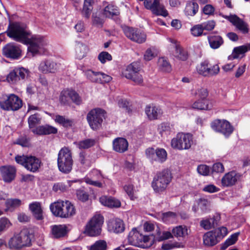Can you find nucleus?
<instances>
[{"mask_svg":"<svg viewBox=\"0 0 250 250\" xmlns=\"http://www.w3.org/2000/svg\"><path fill=\"white\" fill-rule=\"evenodd\" d=\"M214 102L209 101L208 99H198L195 101L192 105L193 109L197 110H210L214 105Z\"/></svg>","mask_w":250,"mask_h":250,"instance_id":"nucleus-27","label":"nucleus"},{"mask_svg":"<svg viewBox=\"0 0 250 250\" xmlns=\"http://www.w3.org/2000/svg\"><path fill=\"white\" fill-rule=\"evenodd\" d=\"M55 121L65 128H70L75 124L73 119H69L60 115H57L55 116Z\"/></svg>","mask_w":250,"mask_h":250,"instance_id":"nucleus-35","label":"nucleus"},{"mask_svg":"<svg viewBox=\"0 0 250 250\" xmlns=\"http://www.w3.org/2000/svg\"><path fill=\"white\" fill-rule=\"evenodd\" d=\"M93 0H84L83 7L81 10V15L84 19H89L93 9Z\"/></svg>","mask_w":250,"mask_h":250,"instance_id":"nucleus-31","label":"nucleus"},{"mask_svg":"<svg viewBox=\"0 0 250 250\" xmlns=\"http://www.w3.org/2000/svg\"><path fill=\"white\" fill-rule=\"evenodd\" d=\"M51 232L54 238L65 237L67 232V227L64 225H53L51 227Z\"/></svg>","mask_w":250,"mask_h":250,"instance_id":"nucleus-29","label":"nucleus"},{"mask_svg":"<svg viewBox=\"0 0 250 250\" xmlns=\"http://www.w3.org/2000/svg\"><path fill=\"white\" fill-rule=\"evenodd\" d=\"M152 5V12L153 14L165 17L168 15L167 11L165 9L164 6L160 4L159 0H154Z\"/></svg>","mask_w":250,"mask_h":250,"instance_id":"nucleus-34","label":"nucleus"},{"mask_svg":"<svg viewBox=\"0 0 250 250\" xmlns=\"http://www.w3.org/2000/svg\"><path fill=\"white\" fill-rule=\"evenodd\" d=\"M140 70V63L133 62L127 66L123 75L126 78L131 80L136 84H141L143 83V79L139 73Z\"/></svg>","mask_w":250,"mask_h":250,"instance_id":"nucleus-12","label":"nucleus"},{"mask_svg":"<svg viewBox=\"0 0 250 250\" xmlns=\"http://www.w3.org/2000/svg\"><path fill=\"white\" fill-rule=\"evenodd\" d=\"M39 116V114L36 113L30 116L28 119L29 127L32 129V132L34 134L38 135H46L57 133V128L48 125H40L35 128V126L40 123L41 119Z\"/></svg>","mask_w":250,"mask_h":250,"instance_id":"nucleus-5","label":"nucleus"},{"mask_svg":"<svg viewBox=\"0 0 250 250\" xmlns=\"http://www.w3.org/2000/svg\"><path fill=\"white\" fill-rule=\"evenodd\" d=\"M107 244L104 240H99L96 241L91 245L89 250H106Z\"/></svg>","mask_w":250,"mask_h":250,"instance_id":"nucleus-51","label":"nucleus"},{"mask_svg":"<svg viewBox=\"0 0 250 250\" xmlns=\"http://www.w3.org/2000/svg\"><path fill=\"white\" fill-rule=\"evenodd\" d=\"M177 216L176 213L168 211L162 214V219L166 223H172L177 220Z\"/></svg>","mask_w":250,"mask_h":250,"instance_id":"nucleus-44","label":"nucleus"},{"mask_svg":"<svg viewBox=\"0 0 250 250\" xmlns=\"http://www.w3.org/2000/svg\"><path fill=\"white\" fill-rule=\"evenodd\" d=\"M79 160L82 165L86 167H90L93 163L91 157L84 152L80 153Z\"/></svg>","mask_w":250,"mask_h":250,"instance_id":"nucleus-45","label":"nucleus"},{"mask_svg":"<svg viewBox=\"0 0 250 250\" xmlns=\"http://www.w3.org/2000/svg\"><path fill=\"white\" fill-rule=\"evenodd\" d=\"M57 163L58 168L62 172L68 174L71 171L73 161L71 151L68 148L64 147L59 151Z\"/></svg>","mask_w":250,"mask_h":250,"instance_id":"nucleus-6","label":"nucleus"},{"mask_svg":"<svg viewBox=\"0 0 250 250\" xmlns=\"http://www.w3.org/2000/svg\"><path fill=\"white\" fill-rule=\"evenodd\" d=\"M0 170L4 182L10 183L15 177L16 170L12 166H3L0 167Z\"/></svg>","mask_w":250,"mask_h":250,"instance_id":"nucleus-24","label":"nucleus"},{"mask_svg":"<svg viewBox=\"0 0 250 250\" xmlns=\"http://www.w3.org/2000/svg\"><path fill=\"white\" fill-rule=\"evenodd\" d=\"M15 144L20 145L23 147H29L30 144V139L26 135L20 136L16 141Z\"/></svg>","mask_w":250,"mask_h":250,"instance_id":"nucleus-55","label":"nucleus"},{"mask_svg":"<svg viewBox=\"0 0 250 250\" xmlns=\"http://www.w3.org/2000/svg\"><path fill=\"white\" fill-rule=\"evenodd\" d=\"M47 41L44 37L35 35L32 37L29 42L28 50L33 55L37 54H43L45 52V46L47 44Z\"/></svg>","mask_w":250,"mask_h":250,"instance_id":"nucleus-11","label":"nucleus"},{"mask_svg":"<svg viewBox=\"0 0 250 250\" xmlns=\"http://www.w3.org/2000/svg\"><path fill=\"white\" fill-rule=\"evenodd\" d=\"M76 196L80 201L85 202L89 199L88 193L84 189L80 188L76 190Z\"/></svg>","mask_w":250,"mask_h":250,"instance_id":"nucleus-57","label":"nucleus"},{"mask_svg":"<svg viewBox=\"0 0 250 250\" xmlns=\"http://www.w3.org/2000/svg\"><path fill=\"white\" fill-rule=\"evenodd\" d=\"M198 73L204 77H211L217 75L220 71L218 64L211 65L208 61L201 62L196 66Z\"/></svg>","mask_w":250,"mask_h":250,"instance_id":"nucleus-17","label":"nucleus"},{"mask_svg":"<svg viewBox=\"0 0 250 250\" xmlns=\"http://www.w3.org/2000/svg\"><path fill=\"white\" fill-rule=\"evenodd\" d=\"M105 114V110L100 108L93 109L87 113L86 119L93 130H96L101 127Z\"/></svg>","mask_w":250,"mask_h":250,"instance_id":"nucleus-9","label":"nucleus"},{"mask_svg":"<svg viewBox=\"0 0 250 250\" xmlns=\"http://www.w3.org/2000/svg\"><path fill=\"white\" fill-rule=\"evenodd\" d=\"M128 147L127 140L123 137H117L112 141L113 150L115 152L123 153L126 151Z\"/></svg>","mask_w":250,"mask_h":250,"instance_id":"nucleus-22","label":"nucleus"},{"mask_svg":"<svg viewBox=\"0 0 250 250\" xmlns=\"http://www.w3.org/2000/svg\"><path fill=\"white\" fill-rule=\"evenodd\" d=\"M167 158V153L164 148H157L154 161L160 163L164 162Z\"/></svg>","mask_w":250,"mask_h":250,"instance_id":"nucleus-48","label":"nucleus"},{"mask_svg":"<svg viewBox=\"0 0 250 250\" xmlns=\"http://www.w3.org/2000/svg\"><path fill=\"white\" fill-rule=\"evenodd\" d=\"M172 179L171 171L168 168L158 171L155 175L151 183V187L155 192L164 191L171 182Z\"/></svg>","mask_w":250,"mask_h":250,"instance_id":"nucleus-3","label":"nucleus"},{"mask_svg":"<svg viewBox=\"0 0 250 250\" xmlns=\"http://www.w3.org/2000/svg\"><path fill=\"white\" fill-rule=\"evenodd\" d=\"M173 126L167 123H163L159 126L158 129L162 135L170 134L173 130Z\"/></svg>","mask_w":250,"mask_h":250,"instance_id":"nucleus-49","label":"nucleus"},{"mask_svg":"<svg viewBox=\"0 0 250 250\" xmlns=\"http://www.w3.org/2000/svg\"><path fill=\"white\" fill-rule=\"evenodd\" d=\"M219 240L217 234L214 231H208L203 236L204 244L209 247L216 245Z\"/></svg>","mask_w":250,"mask_h":250,"instance_id":"nucleus-30","label":"nucleus"},{"mask_svg":"<svg viewBox=\"0 0 250 250\" xmlns=\"http://www.w3.org/2000/svg\"><path fill=\"white\" fill-rule=\"evenodd\" d=\"M108 231L116 233H121L125 230L123 221L119 218L110 219L107 223Z\"/></svg>","mask_w":250,"mask_h":250,"instance_id":"nucleus-23","label":"nucleus"},{"mask_svg":"<svg viewBox=\"0 0 250 250\" xmlns=\"http://www.w3.org/2000/svg\"><path fill=\"white\" fill-rule=\"evenodd\" d=\"M212 129L226 137H229L233 132L234 128L227 120H215L211 123Z\"/></svg>","mask_w":250,"mask_h":250,"instance_id":"nucleus-18","label":"nucleus"},{"mask_svg":"<svg viewBox=\"0 0 250 250\" xmlns=\"http://www.w3.org/2000/svg\"><path fill=\"white\" fill-rule=\"evenodd\" d=\"M75 50L77 58L81 60L86 56L88 49L86 45L78 42L76 45Z\"/></svg>","mask_w":250,"mask_h":250,"instance_id":"nucleus-41","label":"nucleus"},{"mask_svg":"<svg viewBox=\"0 0 250 250\" xmlns=\"http://www.w3.org/2000/svg\"><path fill=\"white\" fill-rule=\"evenodd\" d=\"M201 24L193 26L190 29L191 34L194 37H199L202 35H206L207 32H204Z\"/></svg>","mask_w":250,"mask_h":250,"instance_id":"nucleus-50","label":"nucleus"},{"mask_svg":"<svg viewBox=\"0 0 250 250\" xmlns=\"http://www.w3.org/2000/svg\"><path fill=\"white\" fill-rule=\"evenodd\" d=\"M175 52L174 56L178 59L185 61L188 57V52L184 49L179 44H175L174 45Z\"/></svg>","mask_w":250,"mask_h":250,"instance_id":"nucleus-36","label":"nucleus"},{"mask_svg":"<svg viewBox=\"0 0 250 250\" xmlns=\"http://www.w3.org/2000/svg\"><path fill=\"white\" fill-rule=\"evenodd\" d=\"M158 63L160 67L163 71L169 72L171 70L170 64L164 58H160Z\"/></svg>","mask_w":250,"mask_h":250,"instance_id":"nucleus-58","label":"nucleus"},{"mask_svg":"<svg viewBox=\"0 0 250 250\" xmlns=\"http://www.w3.org/2000/svg\"><path fill=\"white\" fill-rule=\"evenodd\" d=\"M193 144V137L190 133H178L171 141V146L178 150L188 149Z\"/></svg>","mask_w":250,"mask_h":250,"instance_id":"nucleus-8","label":"nucleus"},{"mask_svg":"<svg viewBox=\"0 0 250 250\" xmlns=\"http://www.w3.org/2000/svg\"><path fill=\"white\" fill-rule=\"evenodd\" d=\"M172 233L176 237H184L188 234V229L186 227L177 226L172 229Z\"/></svg>","mask_w":250,"mask_h":250,"instance_id":"nucleus-46","label":"nucleus"},{"mask_svg":"<svg viewBox=\"0 0 250 250\" xmlns=\"http://www.w3.org/2000/svg\"><path fill=\"white\" fill-rule=\"evenodd\" d=\"M26 28V25L23 23L18 22H10L7 30L4 33L13 40L22 42L26 40L29 35Z\"/></svg>","mask_w":250,"mask_h":250,"instance_id":"nucleus-4","label":"nucleus"},{"mask_svg":"<svg viewBox=\"0 0 250 250\" xmlns=\"http://www.w3.org/2000/svg\"><path fill=\"white\" fill-rule=\"evenodd\" d=\"M21 205V201L19 199H8L5 202L6 210L13 211Z\"/></svg>","mask_w":250,"mask_h":250,"instance_id":"nucleus-42","label":"nucleus"},{"mask_svg":"<svg viewBox=\"0 0 250 250\" xmlns=\"http://www.w3.org/2000/svg\"><path fill=\"white\" fill-rule=\"evenodd\" d=\"M22 105V100L17 95L11 94L5 100L0 101V107L6 111H17Z\"/></svg>","mask_w":250,"mask_h":250,"instance_id":"nucleus-14","label":"nucleus"},{"mask_svg":"<svg viewBox=\"0 0 250 250\" xmlns=\"http://www.w3.org/2000/svg\"><path fill=\"white\" fill-rule=\"evenodd\" d=\"M225 18L231 22L242 33L247 34L249 32V28L248 23L236 15L226 16Z\"/></svg>","mask_w":250,"mask_h":250,"instance_id":"nucleus-21","label":"nucleus"},{"mask_svg":"<svg viewBox=\"0 0 250 250\" xmlns=\"http://www.w3.org/2000/svg\"><path fill=\"white\" fill-rule=\"evenodd\" d=\"M59 66V64L49 60H45L40 62L38 69L43 74L55 73L58 71Z\"/></svg>","mask_w":250,"mask_h":250,"instance_id":"nucleus-20","label":"nucleus"},{"mask_svg":"<svg viewBox=\"0 0 250 250\" xmlns=\"http://www.w3.org/2000/svg\"><path fill=\"white\" fill-rule=\"evenodd\" d=\"M198 4L195 2L189 1L186 4L185 13L187 15L193 16L198 12Z\"/></svg>","mask_w":250,"mask_h":250,"instance_id":"nucleus-38","label":"nucleus"},{"mask_svg":"<svg viewBox=\"0 0 250 250\" xmlns=\"http://www.w3.org/2000/svg\"><path fill=\"white\" fill-rule=\"evenodd\" d=\"M16 162L26 168L27 170L35 172L41 166V160L33 156L17 155L15 157Z\"/></svg>","mask_w":250,"mask_h":250,"instance_id":"nucleus-10","label":"nucleus"},{"mask_svg":"<svg viewBox=\"0 0 250 250\" xmlns=\"http://www.w3.org/2000/svg\"><path fill=\"white\" fill-rule=\"evenodd\" d=\"M2 54L7 58L17 60L21 57V50L19 46L9 43L3 47Z\"/></svg>","mask_w":250,"mask_h":250,"instance_id":"nucleus-19","label":"nucleus"},{"mask_svg":"<svg viewBox=\"0 0 250 250\" xmlns=\"http://www.w3.org/2000/svg\"><path fill=\"white\" fill-rule=\"evenodd\" d=\"M70 89H65L62 91L59 97V101L62 105H68L70 102Z\"/></svg>","mask_w":250,"mask_h":250,"instance_id":"nucleus-40","label":"nucleus"},{"mask_svg":"<svg viewBox=\"0 0 250 250\" xmlns=\"http://www.w3.org/2000/svg\"><path fill=\"white\" fill-rule=\"evenodd\" d=\"M198 172L203 176H208L210 172V168L206 165H200L197 168Z\"/></svg>","mask_w":250,"mask_h":250,"instance_id":"nucleus-62","label":"nucleus"},{"mask_svg":"<svg viewBox=\"0 0 250 250\" xmlns=\"http://www.w3.org/2000/svg\"><path fill=\"white\" fill-rule=\"evenodd\" d=\"M103 180H93L90 179L88 176H86L83 178V181L88 185H92L94 187L103 188L104 187V182Z\"/></svg>","mask_w":250,"mask_h":250,"instance_id":"nucleus-54","label":"nucleus"},{"mask_svg":"<svg viewBox=\"0 0 250 250\" xmlns=\"http://www.w3.org/2000/svg\"><path fill=\"white\" fill-rule=\"evenodd\" d=\"M208 39L209 45L212 49L218 48L224 42L222 38L220 36H208Z\"/></svg>","mask_w":250,"mask_h":250,"instance_id":"nucleus-37","label":"nucleus"},{"mask_svg":"<svg viewBox=\"0 0 250 250\" xmlns=\"http://www.w3.org/2000/svg\"><path fill=\"white\" fill-rule=\"evenodd\" d=\"M240 178V175L239 173L234 171H230L223 176L221 180L222 184L225 187L233 186Z\"/></svg>","mask_w":250,"mask_h":250,"instance_id":"nucleus-25","label":"nucleus"},{"mask_svg":"<svg viewBox=\"0 0 250 250\" xmlns=\"http://www.w3.org/2000/svg\"><path fill=\"white\" fill-rule=\"evenodd\" d=\"M112 58L111 55L105 51L101 52L98 55V59L102 63H104L107 61H111Z\"/></svg>","mask_w":250,"mask_h":250,"instance_id":"nucleus-63","label":"nucleus"},{"mask_svg":"<svg viewBox=\"0 0 250 250\" xmlns=\"http://www.w3.org/2000/svg\"><path fill=\"white\" fill-rule=\"evenodd\" d=\"M103 4L104 8L102 14L105 18H112L114 16L119 15L120 12L117 6L105 1L103 2Z\"/></svg>","mask_w":250,"mask_h":250,"instance_id":"nucleus-28","label":"nucleus"},{"mask_svg":"<svg viewBox=\"0 0 250 250\" xmlns=\"http://www.w3.org/2000/svg\"><path fill=\"white\" fill-rule=\"evenodd\" d=\"M104 220L103 216L100 214L95 215L91 218L86 227V231L89 236H95L101 233Z\"/></svg>","mask_w":250,"mask_h":250,"instance_id":"nucleus-16","label":"nucleus"},{"mask_svg":"<svg viewBox=\"0 0 250 250\" xmlns=\"http://www.w3.org/2000/svg\"><path fill=\"white\" fill-rule=\"evenodd\" d=\"M249 50V45H242L235 47L233 49L232 54L229 56L228 59L229 60L237 59L240 55L245 53Z\"/></svg>","mask_w":250,"mask_h":250,"instance_id":"nucleus-39","label":"nucleus"},{"mask_svg":"<svg viewBox=\"0 0 250 250\" xmlns=\"http://www.w3.org/2000/svg\"><path fill=\"white\" fill-rule=\"evenodd\" d=\"M215 24V22L213 20L208 21L201 23L204 31H210L212 30L214 28Z\"/></svg>","mask_w":250,"mask_h":250,"instance_id":"nucleus-64","label":"nucleus"},{"mask_svg":"<svg viewBox=\"0 0 250 250\" xmlns=\"http://www.w3.org/2000/svg\"><path fill=\"white\" fill-rule=\"evenodd\" d=\"M95 143L93 139H87L79 142L77 145L80 149H88L94 146Z\"/></svg>","mask_w":250,"mask_h":250,"instance_id":"nucleus-47","label":"nucleus"},{"mask_svg":"<svg viewBox=\"0 0 250 250\" xmlns=\"http://www.w3.org/2000/svg\"><path fill=\"white\" fill-rule=\"evenodd\" d=\"M34 240L33 231L28 229H24L10 238L8 242V246L11 249L20 250L23 247H30Z\"/></svg>","mask_w":250,"mask_h":250,"instance_id":"nucleus-1","label":"nucleus"},{"mask_svg":"<svg viewBox=\"0 0 250 250\" xmlns=\"http://www.w3.org/2000/svg\"><path fill=\"white\" fill-rule=\"evenodd\" d=\"M101 203L110 208H119L121 206L120 201L114 198L103 196L100 198Z\"/></svg>","mask_w":250,"mask_h":250,"instance_id":"nucleus-32","label":"nucleus"},{"mask_svg":"<svg viewBox=\"0 0 250 250\" xmlns=\"http://www.w3.org/2000/svg\"><path fill=\"white\" fill-rule=\"evenodd\" d=\"M125 36L133 42L142 43L146 41V35L138 28L123 25L121 26Z\"/></svg>","mask_w":250,"mask_h":250,"instance_id":"nucleus-15","label":"nucleus"},{"mask_svg":"<svg viewBox=\"0 0 250 250\" xmlns=\"http://www.w3.org/2000/svg\"><path fill=\"white\" fill-rule=\"evenodd\" d=\"M92 22L93 25L98 27H102L104 22V19L100 12H94L92 15Z\"/></svg>","mask_w":250,"mask_h":250,"instance_id":"nucleus-43","label":"nucleus"},{"mask_svg":"<svg viewBox=\"0 0 250 250\" xmlns=\"http://www.w3.org/2000/svg\"><path fill=\"white\" fill-rule=\"evenodd\" d=\"M52 214L56 217L68 218L76 214V210L74 205L69 201L58 200L50 205Z\"/></svg>","mask_w":250,"mask_h":250,"instance_id":"nucleus-2","label":"nucleus"},{"mask_svg":"<svg viewBox=\"0 0 250 250\" xmlns=\"http://www.w3.org/2000/svg\"><path fill=\"white\" fill-rule=\"evenodd\" d=\"M12 225L9 219L6 217L0 218V234L6 231Z\"/></svg>","mask_w":250,"mask_h":250,"instance_id":"nucleus-56","label":"nucleus"},{"mask_svg":"<svg viewBox=\"0 0 250 250\" xmlns=\"http://www.w3.org/2000/svg\"><path fill=\"white\" fill-rule=\"evenodd\" d=\"M100 72H95L90 69L85 72V75L87 79L91 82L96 83H99V81H100Z\"/></svg>","mask_w":250,"mask_h":250,"instance_id":"nucleus-52","label":"nucleus"},{"mask_svg":"<svg viewBox=\"0 0 250 250\" xmlns=\"http://www.w3.org/2000/svg\"><path fill=\"white\" fill-rule=\"evenodd\" d=\"M70 100L76 104L80 105L82 103V100L79 94L75 90L70 89Z\"/></svg>","mask_w":250,"mask_h":250,"instance_id":"nucleus-60","label":"nucleus"},{"mask_svg":"<svg viewBox=\"0 0 250 250\" xmlns=\"http://www.w3.org/2000/svg\"><path fill=\"white\" fill-rule=\"evenodd\" d=\"M239 234V233H235L231 235L226 240L224 244L222 245L221 249L224 250L226 249L229 246L234 244L238 240Z\"/></svg>","mask_w":250,"mask_h":250,"instance_id":"nucleus-53","label":"nucleus"},{"mask_svg":"<svg viewBox=\"0 0 250 250\" xmlns=\"http://www.w3.org/2000/svg\"><path fill=\"white\" fill-rule=\"evenodd\" d=\"M214 219H206L201 221L200 226L206 230L211 229L214 225Z\"/></svg>","mask_w":250,"mask_h":250,"instance_id":"nucleus-59","label":"nucleus"},{"mask_svg":"<svg viewBox=\"0 0 250 250\" xmlns=\"http://www.w3.org/2000/svg\"><path fill=\"white\" fill-rule=\"evenodd\" d=\"M29 209L33 217L37 220L41 221L44 218L43 211L40 202H33L29 205Z\"/></svg>","mask_w":250,"mask_h":250,"instance_id":"nucleus-26","label":"nucleus"},{"mask_svg":"<svg viewBox=\"0 0 250 250\" xmlns=\"http://www.w3.org/2000/svg\"><path fill=\"white\" fill-rule=\"evenodd\" d=\"M145 112L149 120L157 119L162 113L161 109L157 107L151 106L150 105L146 106Z\"/></svg>","mask_w":250,"mask_h":250,"instance_id":"nucleus-33","label":"nucleus"},{"mask_svg":"<svg viewBox=\"0 0 250 250\" xmlns=\"http://www.w3.org/2000/svg\"><path fill=\"white\" fill-rule=\"evenodd\" d=\"M28 69L23 67H15L6 77L7 82L12 84H18L24 81L29 75Z\"/></svg>","mask_w":250,"mask_h":250,"instance_id":"nucleus-13","label":"nucleus"},{"mask_svg":"<svg viewBox=\"0 0 250 250\" xmlns=\"http://www.w3.org/2000/svg\"><path fill=\"white\" fill-rule=\"evenodd\" d=\"M128 242L131 245L143 249H148L152 245L150 237L140 233L136 228L132 229L129 233Z\"/></svg>","mask_w":250,"mask_h":250,"instance_id":"nucleus-7","label":"nucleus"},{"mask_svg":"<svg viewBox=\"0 0 250 250\" xmlns=\"http://www.w3.org/2000/svg\"><path fill=\"white\" fill-rule=\"evenodd\" d=\"M89 177L93 180H102L104 178L101 171L97 169H92L89 173Z\"/></svg>","mask_w":250,"mask_h":250,"instance_id":"nucleus-61","label":"nucleus"}]
</instances>
